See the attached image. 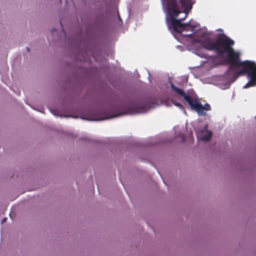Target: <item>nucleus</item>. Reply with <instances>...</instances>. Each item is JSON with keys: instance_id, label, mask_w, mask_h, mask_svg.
Listing matches in <instances>:
<instances>
[{"instance_id": "obj_5", "label": "nucleus", "mask_w": 256, "mask_h": 256, "mask_svg": "<svg viewBox=\"0 0 256 256\" xmlns=\"http://www.w3.org/2000/svg\"><path fill=\"white\" fill-rule=\"evenodd\" d=\"M202 137L201 139L204 141H209L212 136V132L210 130L204 129L202 131Z\"/></svg>"}, {"instance_id": "obj_4", "label": "nucleus", "mask_w": 256, "mask_h": 256, "mask_svg": "<svg viewBox=\"0 0 256 256\" xmlns=\"http://www.w3.org/2000/svg\"><path fill=\"white\" fill-rule=\"evenodd\" d=\"M146 108L144 106H141L140 104H132L130 107L128 108L124 113V114H135L145 112Z\"/></svg>"}, {"instance_id": "obj_8", "label": "nucleus", "mask_w": 256, "mask_h": 256, "mask_svg": "<svg viewBox=\"0 0 256 256\" xmlns=\"http://www.w3.org/2000/svg\"><path fill=\"white\" fill-rule=\"evenodd\" d=\"M173 103H174V104L175 106H176L182 109V110L184 109V106L180 103H179V102H174Z\"/></svg>"}, {"instance_id": "obj_9", "label": "nucleus", "mask_w": 256, "mask_h": 256, "mask_svg": "<svg viewBox=\"0 0 256 256\" xmlns=\"http://www.w3.org/2000/svg\"><path fill=\"white\" fill-rule=\"evenodd\" d=\"M7 218H5L3 219V220L2 222V223H4L6 221Z\"/></svg>"}, {"instance_id": "obj_12", "label": "nucleus", "mask_w": 256, "mask_h": 256, "mask_svg": "<svg viewBox=\"0 0 256 256\" xmlns=\"http://www.w3.org/2000/svg\"><path fill=\"white\" fill-rule=\"evenodd\" d=\"M118 19L122 21V20H121L119 14H118Z\"/></svg>"}, {"instance_id": "obj_10", "label": "nucleus", "mask_w": 256, "mask_h": 256, "mask_svg": "<svg viewBox=\"0 0 256 256\" xmlns=\"http://www.w3.org/2000/svg\"><path fill=\"white\" fill-rule=\"evenodd\" d=\"M192 34H191L187 35V36L190 38L192 36Z\"/></svg>"}, {"instance_id": "obj_7", "label": "nucleus", "mask_w": 256, "mask_h": 256, "mask_svg": "<svg viewBox=\"0 0 256 256\" xmlns=\"http://www.w3.org/2000/svg\"><path fill=\"white\" fill-rule=\"evenodd\" d=\"M114 114V116H108V117L105 118H102L98 119V120H105V119H108V118H114V117L120 116L121 114Z\"/></svg>"}, {"instance_id": "obj_11", "label": "nucleus", "mask_w": 256, "mask_h": 256, "mask_svg": "<svg viewBox=\"0 0 256 256\" xmlns=\"http://www.w3.org/2000/svg\"><path fill=\"white\" fill-rule=\"evenodd\" d=\"M26 49H27L28 52H30V48H26Z\"/></svg>"}, {"instance_id": "obj_1", "label": "nucleus", "mask_w": 256, "mask_h": 256, "mask_svg": "<svg viewBox=\"0 0 256 256\" xmlns=\"http://www.w3.org/2000/svg\"><path fill=\"white\" fill-rule=\"evenodd\" d=\"M195 41L206 50L215 52L218 56L227 54V60L230 68H242L240 70L234 74L232 78L234 80H235L240 76L246 74L250 80L244 86V88H248L256 86V64L253 61L240 60L239 53L232 48L234 44V40L223 34L216 38L214 41L210 38L204 36L196 38Z\"/></svg>"}, {"instance_id": "obj_6", "label": "nucleus", "mask_w": 256, "mask_h": 256, "mask_svg": "<svg viewBox=\"0 0 256 256\" xmlns=\"http://www.w3.org/2000/svg\"><path fill=\"white\" fill-rule=\"evenodd\" d=\"M182 8H192V6L190 0H178Z\"/></svg>"}, {"instance_id": "obj_2", "label": "nucleus", "mask_w": 256, "mask_h": 256, "mask_svg": "<svg viewBox=\"0 0 256 256\" xmlns=\"http://www.w3.org/2000/svg\"><path fill=\"white\" fill-rule=\"evenodd\" d=\"M164 2L166 5L167 10L169 14L171 16L172 25L174 30L178 33H182L184 30H189L187 28L190 27V30L192 31L195 28L194 26H191L190 22L182 24L181 22L184 20L188 16L186 12L188 10H190V8H184V12L185 13L184 16L179 20L175 18L177 17L178 14L180 12L178 8V6L176 0H164Z\"/></svg>"}, {"instance_id": "obj_13", "label": "nucleus", "mask_w": 256, "mask_h": 256, "mask_svg": "<svg viewBox=\"0 0 256 256\" xmlns=\"http://www.w3.org/2000/svg\"><path fill=\"white\" fill-rule=\"evenodd\" d=\"M18 95H20V92L19 91L18 92Z\"/></svg>"}, {"instance_id": "obj_3", "label": "nucleus", "mask_w": 256, "mask_h": 256, "mask_svg": "<svg viewBox=\"0 0 256 256\" xmlns=\"http://www.w3.org/2000/svg\"><path fill=\"white\" fill-rule=\"evenodd\" d=\"M172 89L176 92L178 96L183 98L186 101L192 110L196 111L199 116H205L206 114L204 110H211L210 106L208 104H206L204 106L198 100L195 98L192 97L189 94L186 93L182 88H180L174 86L172 83H170Z\"/></svg>"}]
</instances>
